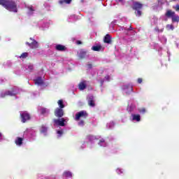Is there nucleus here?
<instances>
[{
	"label": "nucleus",
	"instance_id": "c756f323",
	"mask_svg": "<svg viewBox=\"0 0 179 179\" xmlns=\"http://www.w3.org/2000/svg\"><path fill=\"white\" fill-rule=\"evenodd\" d=\"M28 69H29V71H33V69H34V66H33V64H29L28 66Z\"/></svg>",
	"mask_w": 179,
	"mask_h": 179
},
{
	"label": "nucleus",
	"instance_id": "a878e982",
	"mask_svg": "<svg viewBox=\"0 0 179 179\" xmlns=\"http://www.w3.org/2000/svg\"><path fill=\"white\" fill-rule=\"evenodd\" d=\"M166 29H168V30H174V26H173V24H167Z\"/></svg>",
	"mask_w": 179,
	"mask_h": 179
},
{
	"label": "nucleus",
	"instance_id": "dca6fc26",
	"mask_svg": "<svg viewBox=\"0 0 179 179\" xmlns=\"http://www.w3.org/2000/svg\"><path fill=\"white\" fill-rule=\"evenodd\" d=\"M63 176L66 178H71L72 177V172L69 171H66L63 173Z\"/></svg>",
	"mask_w": 179,
	"mask_h": 179
},
{
	"label": "nucleus",
	"instance_id": "a19ab883",
	"mask_svg": "<svg viewBox=\"0 0 179 179\" xmlns=\"http://www.w3.org/2000/svg\"><path fill=\"white\" fill-rule=\"evenodd\" d=\"M117 173H120L121 171V169H117Z\"/></svg>",
	"mask_w": 179,
	"mask_h": 179
},
{
	"label": "nucleus",
	"instance_id": "f257e3e1",
	"mask_svg": "<svg viewBox=\"0 0 179 179\" xmlns=\"http://www.w3.org/2000/svg\"><path fill=\"white\" fill-rule=\"evenodd\" d=\"M1 5L7 9V10L17 13V4L13 0H1Z\"/></svg>",
	"mask_w": 179,
	"mask_h": 179
},
{
	"label": "nucleus",
	"instance_id": "a211bd4d",
	"mask_svg": "<svg viewBox=\"0 0 179 179\" xmlns=\"http://www.w3.org/2000/svg\"><path fill=\"white\" fill-rule=\"evenodd\" d=\"M47 131H48V128L47 127H45V125L43 124L41 127L40 132L41 134H45L47 132Z\"/></svg>",
	"mask_w": 179,
	"mask_h": 179
},
{
	"label": "nucleus",
	"instance_id": "f03ea898",
	"mask_svg": "<svg viewBox=\"0 0 179 179\" xmlns=\"http://www.w3.org/2000/svg\"><path fill=\"white\" fill-rule=\"evenodd\" d=\"M165 16H166V17H171L172 23H178L179 22V16L176 15V12L171 10H168L165 13Z\"/></svg>",
	"mask_w": 179,
	"mask_h": 179
},
{
	"label": "nucleus",
	"instance_id": "39448f33",
	"mask_svg": "<svg viewBox=\"0 0 179 179\" xmlns=\"http://www.w3.org/2000/svg\"><path fill=\"white\" fill-rule=\"evenodd\" d=\"M29 40L31 41V43L26 42V45H28L31 50H37V48H38V42L31 38H30Z\"/></svg>",
	"mask_w": 179,
	"mask_h": 179
},
{
	"label": "nucleus",
	"instance_id": "cd10ccee",
	"mask_svg": "<svg viewBox=\"0 0 179 179\" xmlns=\"http://www.w3.org/2000/svg\"><path fill=\"white\" fill-rule=\"evenodd\" d=\"M138 111L141 114H145V113H146V109L145 108H142L139 109Z\"/></svg>",
	"mask_w": 179,
	"mask_h": 179
},
{
	"label": "nucleus",
	"instance_id": "f3484780",
	"mask_svg": "<svg viewBox=\"0 0 179 179\" xmlns=\"http://www.w3.org/2000/svg\"><path fill=\"white\" fill-rule=\"evenodd\" d=\"M57 104L59 106V108H61L62 110V108H65V105L64 104V100L60 99L57 101Z\"/></svg>",
	"mask_w": 179,
	"mask_h": 179
},
{
	"label": "nucleus",
	"instance_id": "c03bdc74",
	"mask_svg": "<svg viewBox=\"0 0 179 179\" xmlns=\"http://www.w3.org/2000/svg\"><path fill=\"white\" fill-rule=\"evenodd\" d=\"M131 90H132V87L131 88Z\"/></svg>",
	"mask_w": 179,
	"mask_h": 179
},
{
	"label": "nucleus",
	"instance_id": "c85d7f7f",
	"mask_svg": "<svg viewBox=\"0 0 179 179\" xmlns=\"http://www.w3.org/2000/svg\"><path fill=\"white\" fill-rule=\"evenodd\" d=\"M78 125L80 127H83V125H85V121L84 120H80L79 122H78Z\"/></svg>",
	"mask_w": 179,
	"mask_h": 179
},
{
	"label": "nucleus",
	"instance_id": "b1692460",
	"mask_svg": "<svg viewBox=\"0 0 179 179\" xmlns=\"http://www.w3.org/2000/svg\"><path fill=\"white\" fill-rule=\"evenodd\" d=\"M155 31H157V33H163V31H164V28L162 29H159V27H156L155 28Z\"/></svg>",
	"mask_w": 179,
	"mask_h": 179
},
{
	"label": "nucleus",
	"instance_id": "4be33fe9",
	"mask_svg": "<svg viewBox=\"0 0 179 179\" xmlns=\"http://www.w3.org/2000/svg\"><path fill=\"white\" fill-rule=\"evenodd\" d=\"M85 88H86V84L85 83H80L79 84L80 90H85Z\"/></svg>",
	"mask_w": 179,
	"mask_h": 179
},
{
	"label": "nucleus",
	"instance_id": "79ce46f5",
	"mask_svg": "<svg viewBox=\"0 0 179 179\" xmlns=\"http://www.w3.org/2000/svg\"><path fill=\"white\" fill-rule=\"evenodd\" d=\"M173 2H177V1H179V0H172Z\"/></svg>",
	"mask_w": 179,
	"mask_h": 179
},
{
	"label": "nucleus",
	"instance_id": "20e7f679",
	"mask_svg": "<svg viewBox=\"0 0 179 179\" xmlns=\"http://www.w3.org/2000/svg\"><path fill=\"white\" fill-rule=\"evenodd\" d=\"M20 117L22 122H27V121L30 120L31 117L30 116V113H27V111H23L20 113Z\"/></svg>",
	"mask_w": 179,
	"mask_h": 179
},
{
	"label": "nucleus",
	"instance_id": "2f4dec72",
	"mask_svg": "<svg viewBox=\"0 0 179 179\" xmlns=\"http://www.w3.org/2000/svg\"><path fill=\"white\" fill-rule=\"evenodd\" d=\"M87 66L88 69H92V68H93V65L92 64H88Z\"/></svg>",
	"mask_w": 179,
	"mask_h": 179
},
{
	"label": "nucleus",
	"instance_id": "f8f14e48",
	"mask_svg": "<svg viewBox=\"0 0 179 179\" xmlns=\"http://www.w3.org/2000/svg\"><path fill=\"white\" fill-rule=\"evenodd\" d=\"M34 83L36 85L38 86H41V85H44V81L41 77H38L36 79L34 80Z\"/></svg>",
	"mask_w": 179,
	"mask_h": 179
},
{
	"label": "nucleus",
	"instance_id": "393cba45",
	"mask_svg": "<svg viewBox=\"0 0 179 179\" xmlns=\"http://www.w3.org/2000/svg\"><path fill=\"white\" fill-rule=\"evenodd\" d=\"M136 11H135V15L136 16H138V17H141V16H142V11H141V10H136Z\"/></svg>",
	"mask_w": 179,
	"mask_h": 179
},
{
	"label": "nucleus",
	"instance_id": "7c9ffc66",
	"mask_svg": "<svg viewBox=\"0 0 179 179\" xmlns=\"http://www.w3.org/2000/svg\"><path fill=\"white\" fill-rule=\"evenodd\" d=\"M174 9L175 10H176V12H179V4H177L174 8Z\"/></svg>",
	"mask_w": 179,
	"mask_h": 179
},
{
	"label": "nucleus",
	"instance_id": "9b49d317",
	"mask_svg": "<svg viewBox=\"0 0 179 179\" xmlns=\"http://www.w3.org/2000/svg\"><path fill=\"white\" fill-rule=\"evenodd\" d=\"M55 50L57 51H66V47L65 45L58 44V45H56Z\"/></svg>",
	"mask_w": 179,
	"mask_h": 179
},
{
	"label": "nucleus",
	"instance_id": "bb28decb",
	"mask_svg": "<svg viewBox=\"0 0 179 179\" xmlns=\"http://www.w3.org/2000/svg\"><path fill=\"white\" fill-rule=\"evenodd\" d=\"M103 143H106V140H104V138H102V139H101V140L99 141V145L100 146H103Z\"/></svg>",
	"mask_w": 179,
	"mask_h": 179
},
{
	"label": "nucleus",
	"instance_id": "9d476101",
	"mask_svg": "<svg viewBox=\"0 0 179 179\" xmlns=\"http://www.w3.org/2000/svg\"><path fill=\"white\" fill-rule=\"evenodd\" d=\"M103 43H105L106 44H111L113 43V39L110 34H106L103 37Z\"/></svg>",
	"mask_w": 179,
	"mask_h": 179
},
{
	"label": "nucleus",
	"instance_id": "1a4fd4ad",
	"mask_svg": "<svg viewBox=\"0 0 179 179\" xmlns=\"http://www.w3.org/2000/svg\"><path fill=\"white\" fill-rule=\"evenodd\" d=\"M17 94L16 91H15L14 88H11L10 90L6 91L3 94H1V97H6V96H15Z\"/></svg>",
	"mask_w": 179,
	"mask_h": 179
},
{
	"label": "nucleus",
	"instance_id": "412c9836",
	"mask_svg": "<svg viewBox=\"0 0 179 179\" xmlns=\"http://www.w3.org/2000/svg\"><path fill=\"white\" fill-rule=\"evenodd\" d=\"M29 57V53L28 52H23L20 56V58L21 59H24Z\"/></svg>",
	"mask_w": 179,
	"mask_h": 179
},
{
	"label": "nucleus",
	"instance_id": "423d86ee",
	"mask_svg": "<svg viewBox=\"0 0 179 179\" xmlns=\"http://www.w3.org/2000/svg\"><path fill=\"white\" fill-rule=\"evenodd\" d=\"M65 121H66L65 118L53 120L54 124L57 127H65Z\"/></svg>",
	"mask_w": 179,
	"mask_h": 179
},
{
	"label": "nucleus",
	"instance_id": "72a5a7b5",
	"mask_svg": "<svg viewBox=\"0 0 179 179\" xmlns=\"http://www.w3.org/2000/svg\"><path fill=\"white\" fill-rule=\"evenodd\" d=\"M59 3L62 5V3H66V0H60Z\"/></svg>",
	"mask_w": 179,
	"mask_h": 179
},
{
	"label": "nucleus",
	"instance_id": "37998d69",
	"mask_svg": "<svg viewBox=\"0 0 179 179\" xmlns=\"http://www.w3.org/2000/svg\"><path fill=\"white\" fill-rule=\"evenodd\" d=\"M0 5H1V0H0Z\"/></svg>",
	"mask_w": 179,
	"mask_h": 179
},
{
	"label": "nucleus",
	"instance_id": "f704fd0d",
	"mask_svg": "<svg viewBox=\"0 0 179 179\" xmlns=\"http://www.w3.org/2000/svg\"><path fill=\"white\" fill-rule=\"evenodd\" d=\"M105 79L108 81L110 82V76H106Z\"/></svg>",
	"mask_w": 179,
	"mask_h": 179
},
{
	"label": "nucleus",
	"instance_id": "0eeeda50",
	"mask_svg": "<svg viewBox=\"0 0 179 179\" xmlns=\"http://www.w3.org/2000/svg\"><path fill=\"white\" fill-rule=\"evenodd\" d=\"M54 114L57 118H62L63 115H64L65 113L64 112V109L56 108L54 111Z\"/></svg>",
	"mask_w": 179,
	"mask_h": 179
},
{
	"label": "nucleus",
	"instance_id": "ddd939ff",
	"mask_svg": "<svg viewBox=\"0 0 179 179\" xmlns=\"http://www.w3.org/2000/svg\"><path fill=\"white\" fill-rule=\"evenodd\" d=\"M87 101L90 107H94L96 106V103H94V100L93 99V96H90Z\"/></svg>",
	"mask_w": 179,
	"mask_h": 179
},
{
	"label": "nucleus",
	"instance_id": "2eb2a0df",
	"mask_svg": "<svg viewBox=\"0 0 179 179\" xmlns=\"http://www.w3.org/2000/svg\"><path fill=\"white\" fill-rule=\"evenodd\" d=\"M131 115L133 121H137V122H139V121H141V115L133 114Z\"/></svg>",
	"mask_w": 179,
	"mask_h": 179
},
{
	"label": "nucleus",
	"instance_id": "473e14b6",
	"mask_svg": "<svg viewBox=\"0 0 179 179\" xmlns=\"http://www.w3.org/2000/svg\"><path fill=\"white\" fill-rule=\"evenodd\" d=\"M57 134H58V135H62V134H64V131L62 130H58Z\"/></svg>",
	"mask_w": 179,
	"mask_h": 179
},
{
	"label": "nucleus",
	"instance_id": "e433bc0d",
	"mask_svg": "<svg viewBox=\"0 0 179 179\" xmlns=\"http://www.w3.org/2000/svg\"><path fill=\"white\" fill-rule=\"evenodd\" d=\"M137 82L138 83H142V78H138Z\"/></svg>",
	"mask_w": 179,
	"mask_h": 179
},
{
	"label": "nucleus",
	"instance_id": "aec40b11",
	"mask_svg": "<svg viewBox=\"0 0 179 179\" xmlns=\"http://www.w3.org/2000/svg\"><path fill=\"white\" fill-rule=\"evenodd\" d=\"M92 50L93 51H101V45L92 46Z\"/></svg>",
	"mask_w": 179,
	"mask_h": 179
},
{
	"label": "nucleus",
	"instance_id": "5701e85b",
	"mask_svg": "<svg viewBox=\"0 0 179 179\" xmlns=\"http://www.w3.org/2000/svg\"><path fill=\"white\" fill-rule=\"evenodd\" d=\"M48 113H49V111L48 110H47V108H41V114H42L43 115H44V114H47Z\"/></svg>",
	"mask_w": 179,
	"mask_h": 179
},
{
	"label": "nucleus",
	"instance_id": "c9c22d12",
	"mask_svg": "<svg viewBox=\"0 0 179 179\" xmlns=\"http://www.w3.org/2000/svg\"><path fill=\"white\" fill-rule=\"evenodd\" d=\"M76 44H77L78 45H80V44H82V41H76Z\"/></svg>",
	"mask_w": 179,
	"mask_h": 179
},
{
	"label": "nucleus",
	"instance_id": "4468645a",
	"mask_svg": "<svg viewBox=\"0 0 179 179\" xmlns=\"http://www.w3.org/2000/svg\"><path fill=\"white\" fill-rule=\"evenodd\" d=\"M15 143L18 146H22V145H23V138L17 137V138L15 141Z\"/></svg>",
	"mask_w": 179,
	"mask_h": 179
},
{
	"label": "nucleus",
	"instance_id": "ea45409f",
	"mask_svg": "<svg viewBox=\"0 0 179 179\" xmlns=\"http://www.w3.org/2000/svg\"><path fill=\"white\" fill-rule=\"evenodd\" d=\"M29 10H31V12H33V10H34L33 9V8L30 7V8H29Z\"/></svg>",
	"mask_w": 179,
	"mask_h": 179
},
{
	"label": "nucleus",
	"instance_id": "58836bf2",
	"mask_svg": "<svg viewBox=\"0 0 179 179\" xmlns=\"http://www.w3.org/2000/svg\"><path fill=\"white\" fill-rule=\"evenodd\" d=\"M127 30H129V31H131V30H132V26H130L129 28Z\"/></svg>",
	"mask_w": 179,
	"mask_h": 179
},
{
	"label": "nucleus",
	"instance_id": "6ab92c4d",
	"mask_svg": "<svg viewBox=\"0 0 179 179\" xmlns=\"http://www.w3.org/2000/svg\"><path fill=\"white\" fill-rule=\"evenodd\" d=\"M86 54H87L86 51H80L79 54V58L80 59H83L84 58H86Z\"/></svg>",
	"mask_w": 179,
	"mask_h": 179
},
{
	"label": "nucleus",
	"instance_id": "6e6552de",
	"mask_svg": "<svg viewBox=\"0 0 179 179\" xmlns=\"http://www.w3.org/2000/svg\"><path fill=\"white\" fill-rule=\"evenodd\" d=\"M131 8L133 10H141L143 8V4L139 3V1H134Z\"/></svg>",
	"mask_w": 179,
	"mask_h": 179
},
{
	"label": "nucleus",
	"instance_id": "4c0bfd02",
	"mask_svg": "<svg viewBox=\"0 0 179 179\" xmlns=\"http://www.w3.org/2000/svg\"><path fill=\"white\" fill-rule=\"evenodd\" d=\"M72 2V0H66V3L69 4Z\"/></svg>",
	"mask_w": 179,
	"mask_h": 179
},
{
	"label": "nucleus",
	"instance_id": "7ed1b4c3",
	"mask_svg": "<svg viewBox=\"0 0 179 179\" xmlns=\"http://www.w3.org/2000/svg\"><path fill=\"white\" fill-rule=\"evenodd\" d=\"M89 114L86 110H81L76 114L75 120L76 121H79L80 118H83L84 120H86L88 117Z\"/></svg>",
	"mask_w": 179,
	"mask_h": 179
}]
</instances>
